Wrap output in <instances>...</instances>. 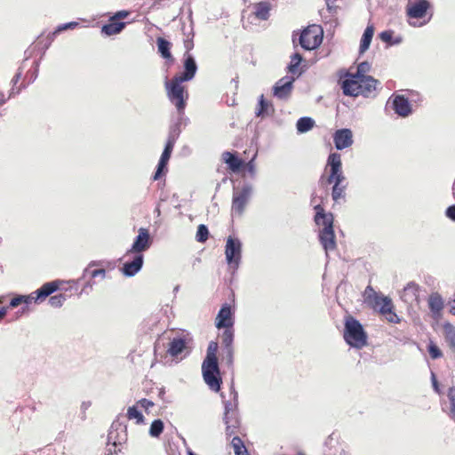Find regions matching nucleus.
Listing matches in <instances>:
<instances>
[{"label": "nucleus", "mask_w": 455, "mask_h": 455, "mask_svg": "<svg viewBox=\"0 0 455 455\" xmlns=\"http://www.w3.org/2000/svg\"><path fill=\"white\" fill-rule=\"evenodd\" d=\"M325 172L321 175L319 184L323 188L332 184L331 197L335 203L345 200L347 181L342 170L341 156L331 153L327 160Z\"/></svg>", "instance_id": "obj_1"}, {"label": "nucleus", "mask_w": 455, "mask_h": 455, "mask_svg": "<svg viewBox=\"0 0 455 455\" xmlns=\"http://www.w3.org/2000/svg\"><path fill=\"white\" fill-rule=\"evenodd\" d=\"M339 83L345 95L365 98L375 96L380 84L379 80L371 76H361L350 72L340 75Z\"/></svg>", "instance_id": "obj_2"}, {"label": "nucleus", "mask_w": 455, "mask_h": 455, "mask_svg": "<svg viewBox=\"0 0 455 455\" xmlns=\"http://www.w3.org/2000/svg\"><path fill=\"white\" fill-rule=\"evenodd\" d=\"M219 345L216 341H211L208 345L206 356L202 363L203 378L209 388L213 392H219L222 385V378L218 363Z\"/></svg>", "instance_id": "obj_3"}, {"label": "nucleus", "mask_w": 455, "mask_h": 455, "mask_svg": "<svg viewBox=\"0 0 455 455\" xmlns=\"http://www.w3.org/2000/svg\"><path fill=\"white\" fill-rule=\"evenodd\" d=\"M365 301L378 311L390 323H399L401 318L394 311V304L388 297L378 294L371 286H367L364 291Z\"/></svg>", "instance_id": "obj_4"}, {"label": "nucleus", "mask_w": 455, "mask_h": 455, "mask_svg": "<svg viewBox=\"0 0 455 455\" xmlns=\"http://www.w3.org/2000/svg\"><path fill=\"white\" fill-rule=\"evenodd\" d=\"M345 341L355 348H363L367 345L368 336L361 323L352 315L345 317L344 334Z\"/></svg>", "instance_id": "obj_5"}, {"label": "nucleus", "mask_w": 455, "mask_h": 455, "mask_svg": "<svg viewBox=\"0 0 455 455\" xmlns=\"http://www.w3.org/2000/svg\"><path fill=\"white\" fill-rule=\"evenodd\" d=\"M60 283L61 282L59 280L48 282L29 295H18L10 301L8 307H16L22 303L27 305L31 302L41 303L45 300L47 297L57 291L60 289Z\"/></svg>", "instance_id": "obj_6"}, {"label": "nucleus", "mask_w": 455, "mask_h": 455, "mask_svg": "<svg viewBox=\"0 0 455 455\" xmlns=\"http://www.w3.org/2000/svg\"><path fill=\"white\" fill-rule=\"evenodd\" d=\"M183 82L175 76L165 81L167 96L180 113L184 111L188 99V92L186 86L182 84Z\"/></svg>", "instance_id": "obj_7"}, {"label": "nucleus", "mask_w": 455, "mask_h": 455, "mask_svg": "<svg viewBox=\"0 0 455 455\" xmlns=\"http://www.w3.org/2000/svg\"><path fill=\"white\" fill-rule=\"evenodd\" d=\"M323 38V28L316 24L309 25L300 33L299 44L305 50H315L320 46Z\"/></svg>", "instance_id": "obj_8"}, {"label": "nucleus", "mask_w": 455, "mask_h": 455, "mask_svg": "<svg viewBox=\"0 0 455 455\" xmlns=\"http://www.w3.org/2000/svg\"><path fill=\"white\" fill-rule=\"evenodd\" d=\"M131 12L126 10H122L116 12L108 20V22L102 26L101 32L106 36H114L119 34L126 26V22L123 20L126 19Z\"/></svg>", "instance_id": "obj_9"}, {"label": "nucleus", "mask_w": 455, "mask_h": 455, "mask_svg": "<svg viewBox=\"0 0 455 455\" xmlns=\"http://www.w3.org/2000/svg\"><path fill=\"white\" fill-rule=\"evenodd\" d=\"M100 266V262L92 261L88 267L84 270L83 278L86 279V283L83 286L81 292L82 293H89L93 285L95 284L94 279L100 277L101 280L106 277V270L102 267L100 268H93V267Z\"/></svg>", "instance_id": "obj_10"}, {"label": "nucleus", "mask_w": 455, "mask_h": 455, "mask_svg": "<svg viewBox=\"0 0 455 455\" xmlns=\"http://www.w3.org/2000/svg\"><path fill=\"white\" fill-rule=\"evenodd\" d=\"M234 314L235 311L229 304L225 303L224 305H222L215 318L216 328H218L219 330L224 329V331H229L231 333L235 334Z\"/></svg>", "instance_id": "obj_11"}, {"label": "nucleus", "mask_w": 455, "mask_h": 455, "mask_svg": "<svg viewBox=\"0 0 455 455\" xmlns=\"http://www.w3.org/2000/svg\"><path fill=\"white\" fill-rule=\"evenodd\" d=\"M225 423L227 425L226 431L227 435H232L236 433V430L240 426V419L238 417L237 403L227 402L225 403Z\"/></svg>", "instance_id": "obj_12"}, {"label": "nucleus", "mask_w": 455, "mask_h": 455, "mask_svg": "<svg viewBox=\"0 0 455 455\" xmlns=\"http://www.w3.org/2000/svg\"><path fill=\"white\" fill-rule=\"evenodd\" d=\"M251 189L250 187H243L235 190L232 198V212L236 216H242L249 202Z\"/></svg>", "instance_id": "obj_13"}, {"label": "nucleus", "mask_w": 455, "mask_h": 455, "mask_svg": "<svg viewBox=\"0 0 455 455\" xmlns=\"http://www.w3.org/2000/svg\"><path fill=\"white\" fill-rule=\"evenodd\" d=\"M242 244L239 239L228 236L225 247V255L228 265L237 267L241 259Z\"/></svg>", "instance_id": "obj_14"}, {"label": "nucleus", "mask_w": 455, "mask_h": 455, "mask_svg": "<svg viewBox=\"0 0 455 455\" xmlns=\"http://www.w3.org/2000/svg\"><path fill=\"white\" fill-rule=\"evenodd\" d=\"M333 221L323 222L320 225L323 228L319 231V240L325 251H334L337 246Z\"/></svg>", "instance_id": "obj_15"}, {"label": "nucleus", "mask_w": 455, "mask_h": 455, "mask_svg": "<svg viewBox=\"0 0 455 455\" xmlns=\"http://www.w3.org/2000/svg\"><path fill=\"white\" fill-rule=\"evenodd\" d=\"M234 333H231L229 331H223L220 335V342H221V361L225 363L228 366H232L234 363Z\"/></svg>", "instance_id": "obj_16"}, {"label": "nucleus", "mask_w": 455, "mask_h": 455, "mask_svg": "<svg viewBox=\"0 0 455 455\" xmlns=\"http://www.w3.org/2000/svg\"><path fill=\"white\" fill-rule=\"evenodd\" d=\"M151 243L152 239L150 237L148 229L140 228L131 250L128 251V253L134 252L137 254H141L142 251H147L151 246Z\"/></svg>", "instance_id": "obj_17"}, {"label": "nucleus", "mask_w": 455, "mask_h": 455, "mask_svg": "<svg viewBox=\"0 0 455 455\" xmlns=\"http://www.w3.org/2000/svg\"><path fill=\"white\" fill-rule=\"evenodd\" d=\"M197 70V66L194 57L186 52L184 54V71L180 74L174 76L183 81H190L194 78Z\"/></svg>", "instance_id": "obj_18"}, {"label": "nucleus", "mask_w": 455, "mask_h": 455, "mask_svg": "<svg viewBox=\"0 0 455 455\" xmlns=\"http://www.w3.org/2000/svg\"><path fill=\"white\" fill-rule=\"evenodd\" d=\"M188 339L186 337H175L173 338L168 345L167 354L170 355L173 358H177L183 352L188 350Z\"/></svg>", "instance_id": "obj_19"}, {"label": "nucleus", "mask_w": 455, "mask_h": 455, "mask_svg": "<svg viewBox=\"0 0 455 455\" xmlns=\"http://www.w3.org/2000/svg\"><path fill=\"white\" fill-rule=\"evenodd\" d=\"M392 104L394 111L398 116L406 117L411 114V106L403 95H394Z\"/></svg>", "instance_id": "obj_20"}, {"label": "nucleus", "mask_w": 455, "mask_h": 455, "mask_svg": "<svg viewBox=\"0 0 455 455\" xmlns=\"http://www.w3.org/2000/svg\"><path fill=\"white\" fill-rule=\"evenodd\" d=\"M429 7L430 4L427 0H419L417 2L410 3L407 5V15L410 18H423Z\"/></svg>", "instance_id": "obj_21"}, {"label": "nucleus", "mask_w": 455, "mask_h": 455, "mask_svg": "<svg viewBox=\"0 0 455 455\" xmlns=\"http://www.w3.org/2000/svg\"><path fill=\"white\" fill-rule=\"evenodd\" d=\"M333 140L337 149H344L350 147L353 143L352 132L349 129L338 130L333 136Z\"/></svg>", "instance_id": "obj_22"}, {"label": "nucleus", "mask_w": 455, "mask_h": 455, "mask_svg": "<svg viewBox=\"0 0 455 455\" xmlns=\"http://www.w3.org/2000/svg\"><path fill=\"white\" fill-rule=\"evenodd\" d=\"M221 159L222 161L228 164V169L232 172H239L243 165L244 161L240 159L235 153L225 151L221 154Z\"/></svg>", "instance_id": "obj_23"}, {"label": "nucleus", "mask_w": 455, "mask_h": 455, "mask_svg": "<svg viewBox=\"0 0 455 455\" xmlns=\"http://www.w3.org/2000/svg\"><path fill=\"white\" fill-rule=\"evenodd\" d=\"M294 80L295 77L280 79L274 88V94L279 99L287 98L291 92Z\"/></svg>", "instance_id": "obj_24"}, {"label": "nucleus", "mask_w": 455, "mask_h": 455, "mask_svg": "<svg viewBox=\"0 0 455 455\" xmlns=\"http://www.w3.org/2000/svg\"><path fill=\"white\" fill-rule=\"evenodd\" d=\"M143 265V255L137 254L133 260L131 262H125L123 266L122 271L126 276H132L137 274Z\"/></svg>", "instance_id": "obj_25"}, {"label": "nucleus", "mask_w": 455, "mask_h": 455, "mask_svg": "<svg viewBox=\"0 0 455 455\" xmlns=\"http://www.w3.org/2000/svg\"><path fill=\"white\" fill-rule=\"evenodd\" d=\"M156 44L160 55L164 59L172 62L174 58L171 52L172 44L164 37H157Z\"/></svg>", "instance_id": "obj_26"}, {"label": "nucleus", "mask_w": 455, "mask_h": 455, "mask_svg": "<svg viewBox=\"0 0 455 455\" xmlns=\"http://www.w3.org/2000/svg\"><path fill=\"white\" fill-rule=\"evenodd\" d=\"M254 15L260 20H267L269 18L271 4L267 1L259 2L254 4Z\"/></svg>", "instance_id": "obj_27"}, {"label": "nucleus", "mask_w": 455, "mask_h": 455, "mask_svg": "<svg viewBox=\"0 0 455 455\" xmlns=\"http://www.w3.org/2000/svg\"><path fill=\"white\" fill-rule=\"evenodd\" d=\"M57 34L56 30L47 35L41 34L36 41V45L43 51L47 50L54 41Z\"/></svg>", "instance_id": "obj_28"}, {"label": "nucleus", "mask_w": 455, "mask_h": 455, "mask_svg": "<svg viewBox=\"0 0 455 455\" xmlns=\"http://www.w3.org/2000/svg\"><path fill=\"white\" fill-rule=\"evenodd\" d=\"M373 35H374V27L372 25L367 26V28H365V30L363 34V36L361 38V43H360V52L361 53H363L368 50V48L371 44V39L373 37Z\"/></svg>", "instance_id": "obj_29"}, {"label": "nucleus", "mask_w": 455, "mask_h": 455, "mask_svg": "<svg viewBox=\"0 0 455 455\" xmlns=\"http://www.w3.org/2000/svg\"><path fill=\"white\" fill-rule=\"evenodd\" d=\"M302 56L299 53H294L291 56V61L288 66V72L296 77L299 76L302 73L299 65L302 61Z\"/></svg>", "instance_id": "obj_30"}, {"label": "nucleus", "mask_w": 455, "mask_h": 455, "mask_svg": "<svg viewBox=\"0 0 455 455\" xmlns=\"http://www.w3.org/2000/svg\"><path fill=\"white\" fill-rule=\"evenodd\" d=\"M315 221L316 225L320 226L323 222L334 220L332 213H326L324 212L323 207L321 204L315 205Z\"/></svg>", "instance_id": "obj_31"}, {"label": "nucleus", "mask_w": 455, "mask_h": 455, "mask_svg": "<svg viewBox=\"0 0 455 455\" xmlns=\"http://www.w3.org/2000/svg\"><path fill=\"white\" fill-rule=\"evenodd\" d=\"M428 307L431 312L439 314L443 307V301L438 293H433L428 298Z\"/></svg>", "instance_id": "obj_32"}, {"label": "nucleus", "mask_w": 455, "mask_h": 455, "mask_svg": "<svg viewBox=\"0 0 455 455\" xmlns=\"http://www.w3.org/2000/svg\"><path fill=\"white\" fill-rule=\"evenodd\" d=\"M175 142H176L175 135L170 134L168 137L165 148H164V149L161 155V157H160L162 164L164 162H165V163L169 162V160L171 158L172 152L174 145H175Z\"/></svg>", "instance_id": "obj_33"}, {"label": "nucleus", "mask_w": 455, "mask_h": 455, "mask_svg": "<svg viewBox=\"0 0 455 455\" xmlns=\"http://www.w3.org/2000/svg\"><path fill=\"white\" fill-rule=\"evenodd\" d=\"M443 334L450 348L455 352V326L451 323L444 324Z\"/></svg>", "instance_id": "obj_34"}, {"label": "nucleus", "mask_w": 455, "mask_h": 455, "mask_svg": "<svg viewBox=\"0 0 455 455\" xmlns=\"http://www.w3.org/2000/svg\"><path fill=\"white\" fill-rule=\"evenodd\" d=\"M21 76H22V72L20 70H19L15 75L14 76L12 77L11 83H12V89L10 90L9 92V97H12L18 93H20V92L21 91V89L24 87V85L22 84H20L18 85V84L20 83V79H21Z\"/></svg>", "instance_id": "obj_35"}, {"label": "nucleus", "mask_w": 455, "mask_h": 455, "mask_svg": "<svg viewBox=\"0 0 455 455\" xmlns=\"http://www.w3.org/2000/svg\"><path fill=\"white\" fill-rule=\"evenodd\" d=\"M113 435H114V433L111 431L108 435V447H107L108 454H114V453L116 454L121 451L120 446L122 445V442L114 440Z\"/></svg>", "instance_id": "obj_36"}, {"label": "nucleus", "mask_w": 455, "mask_h": 455, "mask_svg": "<svg viewBox=\"0 0 455 455\" xmlns=\"http://www.w3.org/2000/svg\"><path fill=\"white\" fill-rule=\"evenodd\" d=\"M126 416L130 420L135 419L136 424H141L144 422V417L139 411L137 405L130 406L127 410Z\"/></svg>", "instance_id": "obj_37"}, {"label": "nucleus", "mask_w": 455, "mask_h": 455, "mask_svg": "<svg viewBox=\"0 0 455 455\" xmlns=\"http://www.w3.org/2000/svg\"><path fill=\"white\" fill-rule=\"evenodd\" d=\"M315 122L310 117H301L297 122V130L299 132H306L313 128Z\"/></svg>", "instance_id": "obj_38"}, {"label": "nucleus", "mask_w": 455, "mask_h": 455, "mask_svg": "<svg viewBox=\"0 0 455 455\" xmlns=\"http://www.w3.org/2000/svg\"><path fill=\"white\" fill-rule=\"evenodd\" d=\"M164 431V422L161 419H155L150 426L149 435L153 437H159Z\"/></svg>", "instance_id": "obj_39"}, {"label": "nucleus", "mask_w": 455, "mask_h": 455, "mask_svg": "<svg viewBox=\"0 0 455 455\" xmlns=\"http://www.w3.org/2000/svg\"><path fill=\"white\" fill-rule=\"evenodd\" d=\"M271 108L272 105L264 99L263 95H261L259 101V108L256 111L257 116L267 115Z\"/></svg>", "instance_id": "obj_40"}, {"label": "nucleus", "mask_w": 455, "mask_h": 455, "mask_svg": "<svg viewBox=\"0 0 455 455\" xmlns=\"http://www.w3.org/2000/svg\"><path fill=\"white\" fill-rule=\"evenodd\" d=\"M447 396L451 404L449 416L455 422V387L448 389Z\"/></svg>", "instance_id": "obj_41"}, {"label": "nucleus", "mask_w": 455, "mask_h": 455, "mask_svg": "<svg viewBox=\"0 0 455 455\" xmlns=\"http://www.w3.org/2000/svg\"><path fill=\"white\" fill-rule=\"evenodd\" d=\"M208 238H209V230H208L207 227L204 224H200L197 227V231H196V241L199 243H204L208 240Z\"/></svg>", "instance_id": "obj_42"}, {"label": "nucleus", "mask_w": 455, "mask_h": 455, "mask_svg": "<svg viewBox=\"0 0 455 455\" xmlns=\"http://www.w3.org/2000/svg\"><path fill=\"white\" fill-rule=\"evenodd\" d=\"M427 351L432 359H438L443 356V352L438 347V346L432 340H430L428 343Z\"/></svg>", "instance_id": "obj_43"}, {"label": "nucleus", "mask_w": 455, "mask_h": 455, "mask_svg": "<svg viewBox=\"0 0 455 455\" xmlns=\"http://www.w3.org/2000/svg\"><path fill=\"white\" fill-rule=\"evenodd\" d=\"M231 445L233 447L234 452L235 455H238L239 452L243 450H247L243 440L238 436H234L231 441Z\"/></svg>", "instance_id": "obj_44"}, {"label": "nucleus", "mask_w": 455, "mask_h": 455, "mask_svg": "<svg viewBox=\"0 0 455 455\" xmlns=\"http://www.w3.org/2000/svg\"><path fill=\"white\" fill-rule=\"evenodd\" d=\"M66 300V296L62 293L52 296L49 299V304L53 307H60Z\"/></svg>", "instance_id": "obj_45"}, {"label": "nucleus", "mask_w": 455, "mask_h": 455, "mask_svg": "<svg viewBox=\"0 0 455 455\" xmlns=\"http://www.w3.org/2000/svg\"><path fill=\"white\" fill-rule=\"evenodd\" d=\"M167 164H168V163L164 162L162 164V161L159 160L158 164H157L156 172V173H155V175L153 177L154 180H159L161 178L163 172L164 171H166Z\"/></svg>", "instance_id": "obj_46"}, {"label": "nucleus", "mask_w": 455, "mask_h": 455, "mask_svg": "<svg viewBox=\"0 0 455 455\" xmlns=\"http://www.w3.org/2000/svg\"><path fill=\"white\" fill-rule=\"evenodd\" d=\"M370 65L368 62H362L357 66L356 72L355 74H359L361 76H367L365 73L369 71Z\"/></svg>", "instance_id": "obj_47"}, {"label": "nucleus", "mask_w": 455, "mask_h": 455, "mask_svg": "<svg viewBox=\"0 0 455 455\" xmlns=\"http://www.w3.org/2000/svg\"><path fill=\"white\" fill-rule=\"evenodd\" d=\"M419 291V287L416 284H408L404 290V296H406L408 293H411L414 297H417Z\"/></svg>", "instance_id": "obj_48"}, {"label": "nucleus", "mask_w": 455, "mask_h": 455, "mask_svg": "<svg viewBox=\"0 0 455 455\" xmlns=\"http://www.w3.org/2000/svg\"><path fill=\"white\" fill-rule=\"evenodd\" d=\"M76 26H77V22H75V21L68 22V23H66L64 25L59 26L55 30L59 34L60 32L64 31L66 29L75 28Z\"/></svg>", "instance_id": "obj_49"}, {"label": "nucleus", "mask_w": 455, "mask_h": 455, "mask_svg": "<svg viewBox=\"0 0 455 455\" xmlns=\"http://www.w3.org/2000/svg\"><path fill=\"white\" fill-rule=\"evenodd\" d=\"M138 405H140L141 408H144L145 410H148L149 407L154 406V403L146 398H143L137 402V406Z\"/></svg>", "instance_id": "obj_50"}, {"label": "nucleus", "mask_w": 455, "mask_h": 455, "mask_svg": "<svg viewBox=\"0 0 455 455\" xmlns=\"http://www.w3.org/2000/svg\"><path fill=\"white\" fill-rule=\"evenodd\" d=\"M393 32L389 30L383 31L379 34V38L386 43H389L392 39Z\"/></svg>", "instance_id": "obj_51"}, {"label": "nucleus", "mask_w": 455, "mask_h": 455, "mask_svg": "<svg viewBox=\"0 0 455 455\" xmlns=\"http://www.w3.org/2000/svg\"><path fill=\"white\" fill-rule=\"evenodd\" d=\"M446 216L455 221V205H451L447 208Z\"/></svg>", "instance_id": "obj_52"}, {"label": "nucleus", "mask_w": 455, "mask_h": 455, "mask_svg": "<svg viewBox=\"0 0 455 455\" xmlns=\"http://www.w3.org/2000/svg\"><path fill=\"white\" fill-rule=\"evenodd\" d=\"M9 93L6 95L4 92L0 90V106L4 105L8 99H10Z\"/></svg>", "instance_id": "obj_53"}, {"label": "nucleus", "mask_w": 455, "mask_h": 455, "mask_svg": "<svg viewBox=\"0 0 455 455\" xmlns=\"http://www.w3.org/2000/svg\"><path fill=\"white\" fill-rule=\"evenodd\" d=\"M253 160L254 158H252L250 162L248 163H245L244 162V165L243 168H247L250 172H253L254 170V164H253Z\"/></svg>", "instance_id": "obj_54"}, {"label": "nucleus", "mask_w": 455, "mask_h": 455, "mask_svg": "<svg viewBox=\"0 0 455 455\" xmlns=\"http://www.w3.org/2000/svg\"><path fill=\"white\" fill-rule=\"evenodd\" d=\"M433 387H434L435 390L438 394H440V393H441L440 388H439V386H438V382H437V380L435 379V375H434V374H433Z\"/></svg>", "instance_id": "obj_55"}, {"label": "nucleus", "mask_w": 455, "mask_h": 455, "mask_svg": "<svg viewBox=\"0 0 455 455\" xmlns=\"http://www.w3.org/2000/svg\"><path fill=\"white\" fill-rule=\"evenodd\" d=\"M450 304H451L450 313L452 314L453 315H455V299L452 300Z\"/></svg>", "instance_id": "obj_56"}, {"label": "nucleus", "mask_w": 455, "mask_h": 455, "mask_svg": "<svg viewBox=\"0 0 455 455\" xmlns=\"http://www.w3.org/2000/svg\"><path fill=\"white\" fill-rule=\"evenodd\" d=\"M7 309H8V307H4L0 309V319H2L4 316H5V315L7 313Z\"/></svg>", "instance_id": "obj_57"}, {"label": "nucleus", "mask_w": 455, "mask_h": 455, "mask_svg": "<svg viewBox=\"0 0 455 455\" xmlns=\"http://www.w3.org/2000/svg\"><path fill=\"white\" fill-rule=\"evenodd\" d=\"M185 47L187 49V52L188 53V52L193 48V43L192 42H186L185 43Z\"/></svg>", "instance_id": "obj_58"}, {"label": "nucleus", "mask_w": 455, "mask_h": 455, "mask_svg": "<svg viewBox=\"0 0 455 455\" xmlns=\"http://www.w3.org/2000/svg\"><path fill=\"white\" fill-rule=\"evenodd\" d=\"M336 0H326L327 5L330 7L331 4H334Z\"/></svg>", "instance_id": "obj_59"}, {"label": "nucleus", "mask_w": 455, "mask_h": 455, "mask_svg": "<svg viewBox=\"0 0 455 455\" xmlns=\"http://www.w3.org/2000/svg\"><path fill=\"white\" fill-rule=\"evenodd\" d=\"M3 303V298H0V304Z\"/></svg>", "instance_id": "obj_60"}, {"label": "nucleus", "mask_w": 455, "mask_h": 455, "mask_svg": "<svg viewBox=\"0 0 455 455\" xmlns=\"http://www.w3.org/2000/svg\"><path fill=\"white\" fill-rule=\"evenodd\" d=\"M189 455H195V454H194L193 452H191V451H190V452H189Z\"/></svg>", "instance_id": "obj_61"}]
</instances>
